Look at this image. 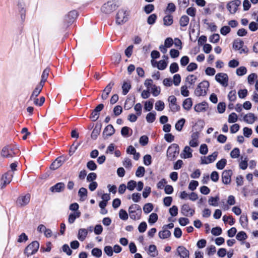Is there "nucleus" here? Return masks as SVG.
<instances>
[{
	"label": "nucleus",
	"instance_id": "obj_27",
	"mask_svg": "<svg viewBox=\"0 0 258 258\" xmlns=\"http://www.w3.org/2000/svg\"><path fill=\"white\" fill-rule=\"evenodd\" d=\"M244 45V42L239 39H235L233 43V48L236 50H240L242 48Z\"/></svg>",
	"mask_w": 258,
	"mask_h": 258
},
{
	"label": "nucleus",
	"instance_id": "obj_19",
	"mask_svg": "<svg viewBox=\"0 0 258 258\" xmlns=\"http://www.w3.org/2000/svg\"><path fill=\"white\" fill-rule=\"evenodd\" d=\"M208 107V103L206 101H203L202 103L197 104L194 109L196 112H200L202 111H205Z\"/></svg>",
	"mask_w": 258,
	"mask_h": 258
},
{
	"label": "nucleus",
	"instance_id": "obj_63",
	"mask_svg": "<svg viewBox=\"0 0 258 258\" xmlns=\"http://www.w3.org/2000/svg\"><path fill=\"white\" fill-rule=\"evenodd\" d=\"M119 217L121 219L123 220H126L128 218L127 212L123 209L120 210L119 213Z\"/></svg>",
	"mask_w": 258,
	"mask_h": 258
},
{
	"label": "nucleus",
	"instance_id": "obj_51",
	"mask_svg": "<svg viewBox=\"0 0 258 258\" xmlns=\"http://www.w3.org/2000/svg\"><path fill=\"white\" fill-rule=\"evenodd\" d=\"M158 220V215L156 213H153L150 216L148 222L152 224L155 223Z\"/></svg>",
	"mask_w": 258,
	"mask_h": 258
},
{
	"label": "nucleus",
	"instance_id": "obj_25",
	"mask_svg": "<svg viewBox=\"0 0 258 258\" xmlns=\"http://www.w3.org/2000/svg\"><path fill=\"white\" fill-rule=\"evenodd\" d=\"M81 212L80 211H77L74 213H71L68 218V222L70 224L73 223L76 218H79L81 216Z\"/></svg>",
	"mask_w": 258,
	"mask_h": 258
},
{
	"label": "nucleus",
	"instance_id": "obj_40",
	"mask_svg": "<svg viewBox=\"0 0 258 258\" xmlns=\"http://www.w3.org/2000/svg\"><path fill=\"white\" fill-rule=\"evenodd\" d=\"M153 205L151 203H147L143 207V211L145 214H148L153 209Z\"/></svg>",
	"mask_w": 258,
	"mask_h": 258
},
{
	"label": "nucleus",
	"instance_id": "obj_48",
	"mask_svg": "<svg viewBox=\"0 0 258 258\" xmlns=\"http://www.w3.org/2000/svg\"><path fill=\"white\" fill-rule=\"evenodd\" d=\"M167 66V62L164 60H160L157 63V68L160 70H165Z\"/></svg>",
	"mask_w": 258,
	"mask_h": 258
},
{
	"label": "nucleus",
	"instance_id": "obj_21",
	"mask_svg": "<svg viewBox=\"0 0 258 258\" xmlns=\"http://www.w3.org/2000/svg\"><path fill=\"white\" fill-rule=\"evenodd\" d=\"M192 150L190 149V148L189 146H185L183 150V154H181V157L186 159V158H191L192 156Z\"/></svg>",
	"mask_w": 258,
	"mask_h": 258
},
{
	"label": "nucleus",
	"instance_id": "obj_12",
	"mask_svg": "<svg viewBox=\"0 0 258 258\" xmlns=\"http://www.w3.org/2000/svg\"><path fill=\"white\" fill-rule=\"evenodd\" d=\"M126 12L123 10H119L116 14V23L118 25H121L127 21Z\"/></svg>",
	"mask_w": 258,
	"mask_h": 258
},
{
	"label": "nucleus",
	"instance_id": "obj_35",
	"mask_svg": "<svg viewBox=\"0 0 258 258\" xmlns=\"http://www.w3.org/2000/svg\"><path fill=\"white\" fill-rule=\"evenodd\" d=\"M185 119L184 118H181L178 120L175 125V129L179 132L181 131L185 123Z\"/></svg>",
	"mask_w": 258,
	"mask_h": 258
},
{
	"label": "nucleus",
	"instance_id": "obj_43",
	"mask_svg": "<svg viewBox=\"0 0 258 258\" xmlns=\"http://www.w3.org/2000/svg\"><path fill=\"white\" fill-rule=\"evenodd\" d=\"M189 210H190V208L187 204L183 205L181 209L182 214L185 216H188V213L189 212Z\"/></svg>",
	"mask_w": 258,
	"mask_h": 258
},
{
	"label": "nucleus",
	"instance_id": "obj_15",
	"mask_svg": "<svg viewBox=\"0 0 258 258\" xmlns=\"http://www.w3.org/2000/svg\"><path fill=\"white\" fill-rule=\"evenodd\" d=\"M176 250L180 258H189V251L183 246H179Z\"/></svg>",
	"mask_w": 258,
	"mask_h": 258
},
{
	"label": "nucleus",
	"instance_id": "obj_7",
	"mask_svg": "<svg viewBox=\"0 0 258 258\" xmlns=\"http://www.w3.org/2000/svg\"><path fill=\"white\" fill-rule=\"evenodd\" d=\"M209 87V83L207 81H204L200 83L195 91V94L197 96H205L207 94L206 88Z\"/></svg>",
	"mask_w": 258,
	"mask_h": 258
},
{
	"label": "nucleus",
	"instance_id": "obj_37",
	"mask_svg": "<svg viewBox=\"0 0 258 258\" xmlns=\"http://www.w3.org/2000/svg\"><path fill=\"white\" fill-rule=\"evenodd\" d=\"M247 238L246 233L243 231L239 232L236 235V238L237 240L242 241Z\"/></svg>",
	"mask_w": 258,
	"mask_h": 258
},
{
	"label": "nucleus",
	"instance_id": "obj_30",
	"mask_svg": "<svg viewBox=\"0 0 258 258\" xmlns=\"http://www.w3.org/2000/svg\"><path fill=\"white\" fill-rule=\"evenodd\" d=\"M171 235L170 231L164 228V230L159 231V237L161 239H166L169 237Z\"/></svg>",
	"mask_w": 258,
	"mask_h": 258
},
{
	"label": "nucleus",
	"instance_id": "obj_56",
	"mask_svg": "<svg viewBox=\"0 0 258 258\" xmlns=\"http://www.w3.org/2000/svg\"><path fill=\"white\" fill-rule=\"evenodd\" d=\"M239 221L242 227H244L245 226H246L248 223L247 215L244 214L242 215L240 217Z\"/></svg>",
	"mask_w": 258,
	"mask_h": 258
},
{
	"label": "nucleus",
	"instance_id": "obj_38",
	"mask_svg": "<svg viewBox=\"0 0 258 258\" xmlns=\"http://www.w3.org/2000/svg\"><path fill=\"white\" fill-rule=\"evenodd\" d=\"M131 88V84L127 82H124V83L122 86L123 95H126L128 92V91Z\"/></svg>",
	"mask_w": 258,
	"mask_h": 258
},
{
	"label": "nucleus",
	"instance_id": "obj_22",
	"mask_svg": "<svg viewBox=\"0 0 258 258\" xmlns=\"http://www.w3.org/2000/svg\"><path fill=\"white\" fill-rule=\"evenodd\" d=\"M115 132V130L111 124H109L107 125L104 130L103 132V136L104 137L105 135L106 136H112Z\"/></svg>",
	"mask_w": 258,
	"mask_h": 258
},
{
	"label": "nucleus",
	"instance_id": "obj_36",
	"mask_svg": "<svg viewBox=\"0 0 258 258\" xmlns=\"http://www.w3.org/2000/svg\"><path fill=\"white\" fill-rule=\"evenodd\" d=\"M163 23L165 26H170L173 23V17L170 15L165 16L163 18Z\"/></svg>",
	"mask_w": 258,
	"mask_h": 258
},
{
	"label": "nucleus",
	"instance_id": "obj_10",
	"mask_svg": "<svg viewBox=\"0 0 258 258\" xmlns=\"http://www.w3.org/2000/svg\"><path fill=\"white\" fill-rule=\"evenodd\" d=\"M218 154V153L217 152H214L211 155H210L207 157H202L201 164H208L214 162L217 157Z\"/></svg>",
	"mask_w": 258,
	"mask_h": 258
},
{
	"label": "nucleus",
	"instance_id": "obj_54",
	"mask_svg": "<svg viewBox=\"0 0 258 258\" xmlns=\"http://www.w3.org/2000/svg\"><path fill=\"white\" fill-rule=\"evenodd\" d=\"M170 72L172 74H174L175 73H176L179 70V67L176 62H173L172 63L170 66Z\"/></svg>",
	"mask_w": 258,
	"mask_h": 258
},
{
	"label": "nucleus",
	"instance_id": "obj_23",
	"mask_svg": "<svg viewBox=\"0 0 258 258\" xmlns=\"http://www.w3.org/2000/svg\"><path fill=\"white\" fill-rule=\"evenodd\" d=\"M256 119V117L252 113H249L245 115L243 117L244 121L249 124H252Z\"/></svg>",
	"mask_w": 258,
	"mask_h": 258
},
{
	"label": "nucleus",
	"instance_id": "obj_16",
	"mask_svg": "<svg viewBox=\"0 0 258 258\" xmlns=\"http://www.w3.org/2000/svg\"><path fill=\"white\" fill-rule=\"evenodd\" d=\"M65 188V184L63 182H58L50 187V190L53 192H60L63 191Z\"/></svg>",
	"mask_w": 258,
	"mask_h": 258
},
{
	"label": "nucleus",
	"instance_id": "obj_3",
	"mask_svg": "<svg viewBox=\"0 0 258 258\" xmlns=\"http://www.w3.org/2000/svg\"><path fill=\"white\" fill-rule=\"evenodd\" d=\"M128 212L132 219H140L142 215V209L139 205L132 204L128 208Z\"/></svg>",
	"mask_w": 258,
	"mask_h": 258
},
{
	"label": "nucleus",
	"instance_id": "obj_57",
	"mask_svg": "<svg viewBox=\"0 0 258 258\" xmlns=\"http://www.w3.org/2000/svg\"><path fill=\"white\" fill-rule=\"evenodd\" d=\"M188 88H190V87H187L186 85L182 86L181 87V94L182 96L184 97H187L189 96V91L187 90Z\"/></svg>",
	"mask_w": 258,
	"mask_h": 258
},
{
	"label": "nucleus",
	"instance_id": "obj_4",
	"mask_svg": "<svg viewBox=\"0 0 258 258\" xmlns=\"http://www.w3.org/2000/svg\"><path fill=\"white\" fill-rule=\"evenodd\" d=\"M179 152V146L175 143L171 144L168 148L167 157L168 160L173 161L176 158Z\"/></svg>",
	"mask_w": 258,
	"mask_h": 258
},
{
	"label": "nucleus",
	"instance_id": "obj_64",
	"mask_svg": "<svg viewBox=\"0 0 258 258\" xmlns=\"http://www.w3.org/2000/svg\"><path fill=\"white\" fill-rule=\"evenodd\" d=\"M149 138L147 136H142L140 137L139 140L140 144L143 146H145L148 143Z\"/></svg>",
	"mask_w": 258,
	"mask_h": 258
},
{
	"label": "nucleus",
	"instance_id": "obj_18",
	"mask_svg": "<svg viewBox=\"0 0 258 258\" xmlns=\"http://www.w3.org/2000/svg\"><path fill=\"white\" fill-rule=\"evenodd\" d=\"M12 175L7 173L3 175L2 177L3 182L1 184V188L2 189L6 186V185L10 183L11 181Z\"/></svg>",
	"mask_w": 258,
	"mask_h": 258
},
{
	"label": "nucleus",
	"instance_id": "obj_34",
	"mask_svg": "<svg viewBox=\"0 0 258 258\" xmlns=\"http://www.w3.org/2000/svg\"><path fill=\"white\" fill-rule=\"evenodd\" d=\"M189 19L186 15L182 16L179 20V24L181 27L186 26L189 23Z\"/></svg>",
	"mask_w": 258,
	"mask_h": 258
},
{
	"label": "nucleus",
	"instance_id": "obj_46",
	"mask_svg": "<svg viewBox=\"0 0 258 258\" xmlns=\"http://www.w3.org/2000/svg\"><path fill=\"white\" fill-rule=\"evenodd\" d=\"M145 173V168L143 166H139L136 172V175L138 177H143L144 176Z\"/></svg>",
	"mask_w": 258,
	"mask_h": 258
},
{
	"label": "nucleus",
	"instance_id": "obj_17",
	"mask_svg": "<svg viewBox=\"0 0 258 258\" xmlns=\"http://www.w3.org/2000/svg\"><path fill=\"white\" fill-rule=\"evenodd\" d=\"M17 6L19 13L21 15V17L22 20H24L25 18V10L24 9L25 4L23 1L19 0L18 2Z\"/></svg>",
	"mask_w": 258,
	"mask_h": 258
},
{
	"label": "nucleus",
	"instance_id": "obj_20",
	"mask_svg": "<svg viewBox=\"0 0 258 258\" xmlns=\"http://www.w3.org/2000/svg\"><path fill=\"white\" fill-rule=\"evenodd\" d=\"M102 125L101 123H97L95 125V128L93 129L91 134V138L93 140H96L98 135H99Z\"/></svg>",
	"mask_w": 258,
	"mask_h": 258
},
{
	"label": "nucleus",
	"instance_id": "obj_47",
	"mask_svg": "<svg viewBox=\"0 0 258 258\" xmlns=\"http://www.w3.org/2000/svg\"><path fill=\"white\" fill-rule=\"evenodd\" d=\"M41 90H42V89H41V88H40V87H36V88L33 90V91L30 96V100H32L34 97L36 98V97H37L39 95V94L40 93V92H41Z\"/></svg>",
	"mask_w": 258,
	"mask_h": 258
},
{
	"label": "nucleus",
	"instance_id": "obj_44",
	"mask_svg": "<svg viewBox=\"0 0 258 258\" xmlns=\"http://www.w3.org/2000/svg\"><path fill=\"white\" fill-rule=\"evenodd\" d=\"M197 79V77L195 76L194 75H189L186 78V82L190 85H192L195 84Z\"/></svg>",
	"mask_w": 258,
	"mask_h": 258
},
{
	"label": "nucleus",
	"instance_id": "obj_58",
	"mask_svg": "<svg viewBox=\"0 0 258 258\" xmlns=\"http://www.w3.org/2000/svg\"><path fill=\"white\" fill-rule=\"evenodd\" d=\"M157 16L155 14H153L149 16L147 19V23L149 25L154 24L157 19Z\"/></svg>",
	"mask_w": 258,
	"mask_h": 258
},
{
	"label": "nucleus",
	"instance_id": "obj_1",
	"mask_svg": "<svg viewBox=\"0 0 258 258\" xmlns=\"http://www.w3.org/2000/svg\"><path fill=\"white\" fill-rule=\"evenodd\" d=\"M19 150L14 147L8 145L5 146L2 150L1 155L4 157L12 158L19 153Z\"/></svg>",
	"mask_w": 258,
	"mask_h": 258
},
{
	"label": "nucleus",
	"instance_id": "obj_50",
	"mask_svg": "<svg viewBox=\"0 0 258 258\" xmlns=\"http://www.w3.org/2000/svg\"><path fill=\"white\" fill-rule=\"evenodd\" d=\"M137 186L136 181L131 180L129 181L127 183L126 188L131 191L134 190L135 188Z\"/></svg>",
	"mask_w": 258,
	"mask_h": 258
},
{
	"label": "nucleus",
	"instance_id": "obj_6",
	"mask_svg": "<svg viewBox=\"0 0 258 258\" xmlns=\"http://www.w3.org/2000/svg\"><path fill=\"white\" fill-rule=\"evenodd\" d=\"M78 16V12L75 10L70 11L67 15H66L63 20L64 28H67L71 25L77 18Z\"/></svg>",
	"mask_w": 258,
	"mask_h": 258
},
{
	"label": "nucleus",
	"instance_id": "obj_60",
	"mask_svg": "<svg viewBox=\"0 0 258 258\" xmlns=\"http://www.w3.org/2000/svg\"><path fill=\"white\" fill-rule=\"evenodd\" d=\"M220 39V35L218 34H214L209 37V41L211 43H216Z\"/></svg>",
	"mask_w": 258,
	"mask_h": 258
},
{
	"label": "nucleus",
	"instance_id": "obj_9",
	"mask_svg": "<svg viewBox=\"0 0 258 258\" xmlns=\"http://www.w3.org/2000/svg\"><path fill=\"white\" fill-rule=\"evenodd\" d=\"M215 80L224 87L228 86V76L225 73H218L215 76Z\"/></svg>",
	"mask_w": 258,
	"mask_h": 258
},
{
	"label": "nucleus",
	"instance_id": "obj_59",
	"mask_svg": "<svg viewBox=\"0 0 258 258\" xmlns=\"http://www.w3.org/2000/svg\"><path fill=\"white\" fill-rule=\"evenodd\" d=\"M247 72V69L245 67H240L236 70V75L242 76L245 75Z\"/></svg>",
	"mask_w": 258,
	"mask_h": 258
},
{
	"label": "nucleus",
	"instance_id": "obj_26",
	"mask_svg": "<svg viewBox=\"0 0 258 258\" xmlns=\"http://www.w3.org/2000/svg\"><path fill=\"white\" fill-rule=\"evenodd\" d=\"M88 191L86 188L81 187L78 191V195L80 197V200L81 201H84L87 197Z\"/></svg>",
	"mask_w": 258,
	"mask_h": 258
},
{
	"label": "nucleus",
	"instance_id": "obj_33",
	"mask_svg": "<svg viewBox=\"0 0 258 258\" xmlns=\"http://www.w3.org/2000/svg\"><path fill=\"white\" fill-rule=\"evenodd\" d=\"M156 113L155 111L149 112L146 116V120L149 123L153 122L156 119Z\"/></svg>",
	"mask_w": 258,
	"mask_h": 258
},
{
	"label": "nucleus",
	"instance_id": "obj_45",
	"mask_svg": "<svg viewBox=\"0 0 258 258\" xmlns=\"http://www.w3.org/2000/svg\"><path fill=\"white\" fill-rule=\"evenodd\" d=\"M91 253L94 256L98 258L101 256L102 252L101 249L98 248H94L91 251Z\"/></svg>",
	"mask_w": 258,
	"mask_h": 258
},
{
	"label": "nucleus",
	"instance_id": "obj_32",
	"mask_svg": "<svg viewBox=\"0 0 258 258\" xmlns=\"http://www.w3.org/2000/svg\"><path fill=\"white\" fill-rule=\"evenodd\" d=\"M219 196H216L215 197H211L208 200L209 204L210 206L216 207L218 206V202L219 201Z\"/></svg>",
	"mask_w": 258,
	"mask_h": 258
},
{
	"label": "nucleus",
	"instance_id": "obj_24",
	"mask_svg": "<svg viewBox=\"0 0 258 258\" xmlns=\"http://www.w3.org/2000/svg\"><path fill=\"white\" fill-rule=\"evenodd\" d=\"M88 234V230L84 228H81L79 230L78 238L81 241H84Z\"/></svg>",
	"mask_w": 258,
	"mask_h": 258
},
{
	"label": "nucleus",
	"instance_id": "obj_49",
	"mask_svg": "<svg viewBox=\"0 0 258 258\" xmlns=\"http://www.w3.org/2000/svg\"><path fill=\"white\" fill-rule=\"evenodd\" d=\"M165 107L164 103L161 100L157 101L155 103V109L158 111H162Z\"/></svg>",
	"mask_w": 258,
	"mask_h": 258
},
{
	"label": "nucleus",
	"instance_id": "obj_31",
	"mask_svg": "<svg viewBox=\"0 0 258 258\" xmlns=\"http://www.w3.org/2000/svg\"><path fill=\"white\" fill-rule=\"evenodd\" d=\"M154 99L151 98L148 101H146L145 103L144 109L147 111H151L153 107V103Z\"/></svg>",
	"mask_w": 258,
	"mask_h": 258
},
{
	"label": "nucleus",
	"instance_id": "obj_52",
	"mask_svg": "<svg viewBox=\"0 0 258 258\" xmlns=\"http://www.w3.org/2000/svg\"><path fill=\"white\" fill-rule=\"evenodd\" d=\"M149 252L150 253H153L151 256L155 257L158 255V252L157 251V248L156 245L152 244L150 245L149 247Z\"/></svg>",
	"mask_w": 258,
	"mask_h": 258
},
{
	"label": "nucleus",
	"instance_id": "obj_29",
	"mask_svg": "<svg viewBox=\"0 0 258 258\" xmlns=\"http://www.w3.org/2000/svg\"><path fill=\"white\" fill-rule=\"evenodd\" d=\"M192 105V100L190 98L185 99L182 103L183 108L186 110H189Z\"/></svg>",
	"mask_w": 258,
	"mask_h": 258
},
{
	"label": "nucleus",
	"instance_id": "obj_14",
	"mask_svg": "<svg viewBox=\"0 0 258 258\" xmlns=\"http://www.w3.org/2000/svg\"><path fill=\"white\" fill-rule=\"evenodd\" d=\"M232 171L230 169L224 170L222 174V181L225 184H228L231 182V178Z\"/></svg>",
	"mask_w": 258,
	"mask_h": 258
},
{
	"label": "nucleus",
	"instance_id": "obj_42",
	"mask_svg": "<svg viewBox=\"0 0 258 258\" xmlns=\"http://www.w3.org/2000/svg\"><path fill=\"white\" fill-rule=\"evenodd\" d=\"M45 97L43 96H41L39 99L37 98L34 97L32 100L34 101V104L35 105L41 106H42L45 102Z\"/></svg>",
	"mask_w": 258,
	"mask_h": 258
},
{
	"label": "nucleus",
	"instance_id": "obj_61",
	"mask_svg": "<svg viewBox=\"0 0 258 258\" xmlns=\"http://www.w3.org/2000/svg\"><path fill=\"white\" fill-rule=\"evenodd\" d=\"M222 230L220 227L213 228L211 230L212 234L214 236H219L221 234Z\"/></svg>",
	"mask_w": 258,
	"mask_h": 258
},
{
	"label": "nucleus",
	"instance_id": "obj_28",
	"mask_svg": "<svg viewBox=\"0 0 258 258\" xmlns=\"http://www.w3.org/2000/svg\"><path fill=\"white\" fill-rule=\"evenodd\" d=\"M120 132H121V135L123 137H127L129 136L132 135V134L133 133V131L130 127H128V126H124V127H122Z\"/></svg>",
	"mask_w": 258,
	"mask_h": 258
},
{
	"label": "nucleus",
	"instance_id": "obj_41",
	"mask_svg": "<svg viewBox=\"0 0 258 258\" xmlns=\"http://www.w3.org/2000/svg\"><path fill=\"white\" fill-rule=\"evenodd\" d=\"M86 166L87 168L91 170L94 171L97 169V165L95 163V162L93 160H90L87 163Z\"/></svg>",
	"mask_w": 258,
	"mask_h": 258
},
{
	"label": "nucleus",
	"instance_id": "obj_62",
	"mask_svg": "<svg viewBox=\"0 0 258 258\" xmlns=\"http://www.w3.org/2000/svg\"><path fill=\"white\" fill-rule=\"evenodd\" d=\"M240 150L238 148H234L230 153V156L232 158H237L239 156Z\"/></svg>",
	"mask_w": 258,
	"mask_h": 258
},
{
	"label": "nucleus",
	"instance_id": "obj_11",
	"mask_svg": "<svg viewBox=\"0 0 258 258\" xmlns=\"http://www.w3.org/2000/svg\"><path fill=\"white\" fill-rule=\"evenodd\" d=\"M65 161L66 159L63 156H59L57 157L50 165V169L54 170L58 169Z\"/></svg>",
	"mask_w": 258,
	"mask_h": 258
},
{
	"label": "nucleus",
	"instance_id": "obj_5",
	"mask_svg": "<svg viewBox=\"0 0 258 258\" xmlns=\"http://www.w3.org/2000/svg\"><path fill=\"white\" fill-rule=\"evenodd\" d=\"M39 248V243L37 241H34L27 245L24 249V254L27 257L36 253Z\"/></svg>",
	"mask_w": 258,
	"mask_h": 258
},
{
	"label": "nucleus",
	"instance_id": "obj_13",
	"mask_svg": "<svg viewBox=\"0 0 258 258\" xmlns=\"http://www.w3.org/2000/svg\"><path fill=\"white\" fill-rule=\"evenodd\" d=\"M241 4L240 0H234L227 5V8L231 14H234L237 10V8Z\"/></svg>",
	"mask_w": 258,
	"mask_h": 258
},
{
	"label": "nucleus",
	"instance_id": "obj_53",
	"mask_svg": "<svg viewBox=\"0 0 258 258\" xmlns=\"http://www.w3.org/2000/svg\"><path fill=\"white\" fill-rule=\"evenodd\" d=\"M154 9V6L153 4H148L144 7V10L146 14H149L152 13Z\"/></svg>",
	"mask_w": 258,
	"mask_h": 258
},
{
	"label": "nucleus",
	"instance_id": "obj_55",
	"mask_svg": "<svg viewBox=\"0 0 258 258\" xmlns=\"http://www.w3.org/2000/svg\"><path fill=\"white\" fill-rule=\"evenodd\" d=\"M144 164L146 166H149L152 163V157L150 155L147 154L143 158Z\"/></svg>",
	"mask_w": 258,
	"mask_h": 258
},
{
	"label": "nucleus",
	"instance_id": "obj_2",
	"mask_svg": "<svg viewBox=\"0 0 258 258\" xmlns=\"http://www.w3.org/2000/svg\"><path fill=\"white\" fill-rule=\"evenodd\" d=\"M119 6L120 3L118 1H108L103 5L101 8V11L105 14H110Z\"/></svg>",
	"mask_w": 258,
	"mask_h": 258
},
{
	"label": "nucleus",
	"instance_id": "obj_8",
	"mask_svg": "<svg viewBox=\"0 0 258 258\" xmlns=\"http://www.w3.org/2000/svg\"><path fill=\"white\" fill-rule=\"evenodd\" d=\"M29 194L20 195L16 201V205L19 207H23L28 205L30 200Z\"/></svg>",
	"mask_w": 258,
	"mask_h": 258
},
{
	"label": "nucleus",
	"instance_id": "obj_39",
	"mask_svg": "<svg viewBox=\"0 0 258 258\" xmlns=\"http://www.w3.org/2000/svg\"><path fill=\"white\" fill-rule=\"evenodd\" d=\"M227 164V160L226 159H222L216 163V167L219 170L224 169Z\"/></svg>",
	"mask_w": 258,
	"mask_h": 258
}]
</instances>
